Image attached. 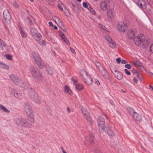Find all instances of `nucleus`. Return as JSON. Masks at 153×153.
Returning a JSON list of instances; mask_svg holds the SVG:
<instances>
[{
    "label": "nucleus",
    "instance_id": "obj_17",
    "mask_svg": "<svg viewBox=\"0 0 153 153\" xmlns=\"http://www.w3.org/2000/svg\"><path fill=\"white\" fill-rule=\"evenodd\" d=\"M61 39L66 43L67 45H69L70 42L64 34L62 33L61 34Z\"/></svg>",
    "mask_w": 153,
    "mask_h": 153
},
{
    "label": "nucleus",
    "instance_id": "obj_51",
    "mask_svg": "<svg viewBox=\"0 0 153 153\" xmlns=\"http://www.w3.org/2000/svg\"><path fill=\"white\" fill-rule=\"evenodd\" d=\"M70 50L71 52H72L73 53L75 54L76 53V52H75V50L72 48H70Z\"/></svg>",
    "mask_w": 153,
    "mask_h": 153
},
{
    "label": "nucleus",
    "instance_id": "obj_40",
    "mask_svg": "<svg viewBox=\"0 0 153 153\" xmlns=\"http://www.w3.org/2000/svg\"><path fill=\"white\" fill-rule=\"evenodd\" d=\"M5 57L9 60H11L12 59V56L9 54L5 55Z\"/></svg>",
    "mask_w": 153,
    "mask_h": 153
},
{
    "label": "nucleus",
    "instance_id": "obj_37",
    "mask_svg": "<svg viewBox=\"0 0 153 153\" xmlns=\"http://www.w3.org/2000/svg\"><path fill=\"white\" fill-rule=\"evenodd\" d=\"M47 73L50 75H52L53 73V71L51 68H48L47 69Z\"/></svg>",
    "mask_w": 153,
    "mask_h": 153
},
{
    "label": "nucleus",
    "instance_id": "obj_3",
    "mask_svg": "<svg viewBox=\"0 0 153 153\" xmlns=\"http://www.w3.org/2000/svg\"><path fill=\"white\" fill-rule=\"evenodd\" d=\"M30 31L32 36L40 45H44L45 43V42L42 39V36L38 32L37 30L33 28H32L30 29Z\"/></svg>",
    "mask_w": 153,
    "mask_h": 153
},
{
    "label": "nucleus",
    "instance_id": "obj_50",
    "mask_svg": "<svg viewBox=\"0 0 153 153\" xmlns=\"http://www.w3.org/2000/svg\"><path fill=\"white\" fill-rule=\"evenodd\" d=\"M132 72L133 73H134L136 74L138 72L137 70L136 69H133V70H132Z\"/></svg>",
    "mask_w": 153,
    "mask_h": 153
},
{
    "label": "nucleus",
    "instance_id": "obj_62",
    "mask_svg": "<svg viewBox=\"0 0 153 153\" xmlns=\"http://www.w3.org/2000/svg\"><path fill=\"white\" fill-rule=\"evenodd\" d=\"M73 82H74V84L75 85H76V83L77 82V81L76 80L74 79Z\"/></svg>",
    "mask_w": 153,
    "mask_h": 153
},
{
    "label": "nucleus",
    "instance_id": "obj_57",
    "mask_svg": "<svg viewBox=\"0 0 153 153\" xmlns=\"http://www.w3.org/2000/svg\"><path fill=\"white\" fill-rule=\"evenodd\" d=\"M48 24L51 26H53V24L52 22H49L48 23Z\"/></svg>",
    "mask_w": 153,
    "mask_h": 153
},
{
    "label": "nucleus",
    "instance_id": "obj_8",
    "mask_svg": "<svg viewBox=\"0 0 153 153\" xmlns=\"http://www.w3.org/2000/svg\"><path fill=\"white\" fill-rule=\"evenodd\" d=\"M24 110L28 117H32L33 116L32 109L31 105L28 103H25L24 105Z\"/></svg>",
    "mask_w": 153,
    "mask_h": 153
},
{
    "label": "nucleus",
    "instance_id": "obj_27",
    "mask_svg": "<svg viewBox=\"0 0 153 153\" xmlns=\"http://www.w3.org/2000/svg\"><path fill=\"white\" fill-rule=\"evenodd\" d=\"M0 109L4 111L7 113H9L10 111L8 110L7 108H6L3 105L0 104Z\"/></svg>",
    "mask_w": 153,
    "mask_h": 153
},
{
    "label": "nucleus",
    "instance_id": "obj_29",
    "mask_svg": "<svg viewBox=\"0 0 153 153\" xmlns=\"http://www.w3.org/2000/svg\"><path fill=\"white\" fill-rule=\"evenodd\" d=\"M99 131L100 132H103L104 131V129H105V125H98Z\"/></svg>",
    "mask_w": 153,
    "mask_h": 153
},
{
    "label": "nucleus",
    "instance_id": "obj_31",
    "mask_svg": "<svg viewBox=\"0 0 153 153\" xmlns=\"http://www.w3.org/2000/svg\"><path fill=\"white\" fill-rule=\"evenodd\" d=\"M110 69L112 71L114 74V73H116L117 71V70L116 67L114 65H112L110 67Z\"/></svg>",
    "mask_w": 153,
    "mask_h": 153
},
{
    "label": "nucleus",
    "instance_id": "obj_54",
    "mask_svg": "<svg viewBox=\"0 0 153 153\" xmlns=\"http://www.w3.org/2000/svg\"><path fill=\"white\" fill-rule=\"evenodd\" d=\"M58 7L59 8L60 10L62 11H63V9L61 7V6L59 4H58Z\"/></svg>",
    "mask_w": 153,
    "mask_h": 153
},
{
    "label": "nucleus",
    "instance_id": "obj_9",
    "mask_svg": "<svg viewBox=\"0 0 153 153\" xmlns=\"http://www.w3.org/2000/svg\"><path fill=\"white\" fill-rule=\"evenodd\" d=\"M145 40V36L142 34L139 35L137 37H136L134 39L135 44L137 46H139Z\"/></svg>",
    "mask_w": 153,
    "mask_h": 153
},
{
    "label": "nucleus",
    "instance_id": "obj_33",
    "mask_svg": "<svg viewBox=\"0 0 153 153\" xmlns=\"http://www.w3.org/2000/svg\"><path fill=\"white\" fill-rule=\"evenodd\" d=\"M19 30L22 37L23 38H25L26 37V33L23 31L22 29L20 27H19Z\"/></svg>",
    "mask_w": 153,
    "mask_h": 153
},
{
    "label": "nucleus",
    "instance_id": "obj_43",
    "mask_svg": "<svg viewBox=\"0 0 153 153\" xmlns=\"http://www.w3.org/2000/svg\"><path fill=\"white\" fill-rule=\"evenodd\" d=\"M53 19H55L54 21L56 22V20H57L59 21V22H61V24H62V22H61V21L60 20V19L59 18H58L56 16H53Z\"/></svg>",
    "mask_w": 153,
    "mask_h": 153
},
{
    "label": "nucleus",
    "instance_id": "obj_63",
    "mask_svg": "<svg viewBox=\"0 0 153 153\" xmlns=\"http://www.w3.org/2000/svg\"><path fill=\"white\" fill-rule=\"evenodd\" d=\"M103 115L105 116V117L107 118V119L109 120V118L107 116V115L104 113H103Z\"/></svg>",
    "mask_w": 153,
    "mask_h": 153
},
{
    "label": "nucleus",
    "instance_id": "obj_59",
    "mask_svg": "<svg viewBox=\"0 0 153 153\" xmlns=\"http://www.w3.org/2000/svg\"><path fill=\"white\" fill-rule=\"evenodd\" d=\"M138 78L140 81H142L143 80V78L141 75Z\"/></svg>",
    "mask_w": 153,
    "mask_h": 153
},
{
    "label": "nucleus",
    "instance_id": "obj_24",
    "mask_svg": "<svg viewBox=\"0 0 153 153\" xmlns=\"http://www.w3.org/2000/svg\"><path fill=\"white\" fill-rule=\"evenodd\" d=\"M80 74L82 76V79L85 78L86 77L88 76L87 73L84 70H81V71Z\"/></svg>",
    "mask_w": 153,
    "mask_h": 153
},
{
    "label": "nucleus",
    "instance_id": "obj_2",
    "mask_svg": "<svg viewBox=\"0 0 153 153\" xmlns=\"http://www.w3.org/2000/svg\"><path fill=\"white\" fill-rule=\"evenodd\" d=\"M29 70L33 78L39 81H42V73L38 70L37 67L31 66Z\"/></svg>",
    "mask_w": 153,
    "mask_h": 153
},
{
    "label": "nucleus",
    "instance_id": "obj_12",
    "mask_svg": "<svg viewBox=\"0 0 153 153\" xmlns=\"http://www.w3.org/2000/svg\"><path fill=\"white\" fill-rule=\"evenodd\" d=\"M81 110L85 117L86 119L88 122H89L90 124L92 125L93 123L89 114L84 109H82Z\"/></svg>",
    "mask_w": 153,
    "mask_h": 153
},
{
    "label": "nucleus",
    "instance_id": "obj_60",
    "mask_svg": "<svg viewBox=\"0 0 153 153\" xmlns=\"http://www.w3.org/2000/svg\"><path fill=\"white\" fill-rule=\"evenodd\" d=\"M67 112L68 113H69L70 112V109L68 107H67Z\"/></svg>",
    "mask_w": 153,
    "mask_h": 153
},
{
    "label": "nucleus",
    "instance_id": "obj_38",
    "mask_svg": "<svg viewBox=\"0 0 153 153\" xmlns=\"http://www.w3.org/2000/svg\"><path fill=\"white\" fill-rule=\"evenodd\" d=\"M83 6L85 8H86L88 9L89 7H90V5L88 4L86 2H83Z\"/></svg>",
    "mask_w": 153,
    "mask_h": 153
},
{
    "label": "nucleus",
    "instance_id": "obj_64",
    "mask_svg": "<svg viewBox=\"0 0 153 153\" xmlns=\"http://www.w3.org/2000/svg\"><path fill=\"white\" fill-rule=\"evenodd\" d=\"M149 87L150 88H152V90H153V87L151 85H149Z\"/></svg>",
    "mask_w": 153,
    "mask_h": 153
},
{
    "label": "nucleus",
    "instance_id": "obj_6",
    "mask_svg": "<svg viewBox=\"0 0 153 153\" xmlns=\"http://www.w3.org/2000/svg\"><path fill=\"white\" fill-rule=\"evenodd\" d=\"M95 65L99 70L100 73L105 78H108V73L107 71L103 68L101 64L99 62L96 61L95 62Z\"/></svg>",
    "mask_w": 153,
    "mask_h": 153
},
{
    "label": "nucleus",
    "instance_id": "obj_7",
    "mask_svg": "<svg viewBox=\"0 0 153 153\" xmlns=\"http://www.w3.org/2000/svg\"><path fill=\"white\" fill-rule=\"evenodd\" d=\"M35 62L39 67L42 69L44 68V66L42 64V62L41 59V58L39 57V55L35 52H33L32 53Z\"/></svg>",
    "mask_w": 153,
    "mask_h": 153
},
{
    "label": "nucleus",
    "instance_id": "obj_25",
    "mask_svg": "<svg viewBox=\"0 0 153 153\" xmlns=\"http://www.w3.org/2000/svg\"><path fill=\"white\" fill-rule=\"evenodd\" d=\"M64 91L65 93H68L70 95L72 94V91L67 85H65L64 87Z\"/></svg>",
    "mask_w": 153,
    "mask_h": 153
},
{
    "label": "nucleus",
    "instance_id": "obj_48",
    "mask_svg": "<svg viewBox=\"0 0 153 153\" xmlns=\"http://www.w3.org/2000/svg\"><path fill=\"white\" fill-rule=\"evenodd\" d=\"M121 63L123 64H125L128 63L125 60L122 59L121 61Z\"/></svg>",
    "mask_w": 153,
    "mask_h": 153
},
{
    "label": "nucleus",
    "instance_id": "obj_20",
    "mask_svg": "<svg viewBox=\"0 0 153 153\" xmlns=\"http://www.w3.org/2000/svg\"><path fill=\"white\" fill-rule=\"evenodd\" d=\"M114 74L116 78L119 80H120L123 78L122 74L118 71L116 73H114Z\"/></svg>",
    "mask_w": 153,
    "mask_h": 153
},
{
    "label": "nucleus",
    "instance_id": "obj_10",
    "mask_svg": "<svg viewBox=\"0 0 153 153\" xmlns=\"http://www.w3.org/2000/svg\"><path fill=\"white\" fill-rule=\"evenodd\" d=\"M29 95L32 100L37 103H40L37 94L35 91L33 90L30 91Z\"/></svg>",
    "mask_w": 153,
    "mask_h": 153
},
{
    "label": "nucleus",
    "instance_id": "obj_5",
    "mask_svg": "<svg viewBox=\"0 0 153 153\" xmlns=\"http://www.w3.org/2000/svg\"><path fill=\"white\" fill-rule=\"evenodd\" d=\"M11 81L16 85L19 86L21 87H24L25 86V84L24 82L20 78L17 76L11 74L10 76Z\"/></svg>",
    "mask_w": 153,
    "mask_h": 153
},
{
    "label": "nucleus",
    "instance_id": "obj_18",
    "mask_svg": "<svg viewBox=\"0 0 153 153\" xmlns=\"http://www.w3.org/2000/svg\"><path fill=\"white\" fill-rule=\"evenodd\" d=\"M117 28L119 30L122 32H124L126 30V27L123 25V24L121 23H119Z\"/></svg>",
    "mask_w": 153,
    "mask_h": 153
},
{
    "label": "nucleus",
    "instance_id": "obj_61",
    "mask_svg": "<svg viewBox=\"0 0 153 153\" xmlns=\"http://www.w3.org/2000/svg\"><path fill=\"white\" fill-rule=\"evenodd\" d=\"M136 76L138 77V78H139L140 76H141V75H140V74L138 73V72L136 74Z\"/></svg>",
    "mask_w": 153,
    "mask_h": 153
},
{
    "label": "nucleus",
    "instance_id": "obj_42",
    "mask_svg": "<svg viewBox=\"0 0 153 153\" xmlns=\"http://www.w3.org/2000/svg\"><path fill=\"white\" fill-rule=\"evenodd\" d=\"M90 7H89L88 9V10H89L93 14H94L95 13V12L94 10L91 7V6H90Z\"/></svg>",
    "mask_w": 153,
    "mask_h": 153
},
{
    "label": "nucleus",
    "instance_id": "obj_47",
    "mask_svg": "<svg viewBox=\"0 0 153 153\" xmlns=\"http://www.w3.org/2000/svg\"><path fill=\"white\" fill-rule=\"evenodd\" d=\"M150 49L151 52L153 53V44H152L150 46Z\"/></svg>",
    "mask_w": 153,
    "mask_h": 153
},
{
    "label": "nucleus",
    "instance_id": "obj_32",
    "mask_svg": "<svg viewBox=\"0 0 153 153\" xmlns=\"http://www.w3.org/2000/svg\"><path fill=\"white\" fill-rule=\"evenodd\" d=\"M0 47L2 49L6 48V45L2 40L0 39Z\"/></svg>",
    "mask_w": 153,
    "mask_h": 153
},
{
    "label": "nucleus",
    "instance_id": "obj_14",
    "mask_svg": "<svg viewBox=\"0 0 153 153\" xmlns=\"http://www.w3.org/2000/svg\"><path fill=\"white\" fill-rule=\"evenodd\" d=\"M107 14L108 17L111 19H113L115 15V13L114 9L108 10Z\"/></svg>",
    "mask_w": 153,
    "mask_h": 153
},
{
    "label": "nucleus",
    "instance_id": "obj_22",
    "mask_svg": "<svg viewBox=\"0 0 153 153\" xmlns=\"http://www.w3.org/2000/svg\"><path fill=\"white\" fill-rule=\"evenodd\" d=\"M127 110L129 114L132 116L134 115L136 112L131 107H129L127 108Z\"/></svg>",
    "mask_w": 153,
    "mask_h": 153
},
{
    "label": "nucleus",
    "instance_id": "obj_11",
    "mask_svg": "<svg viewBox=\"0 0 153 153\" xmlns=\"http://www.w3.org/2000/svg\"><path fill=\"white\" fill-rule=\"evenodd\" d=\"M3 16L4 19L7 22V24L10 25L11 23V16L7 10L4 11Z\"/></svg>",
    "mask_w": 153,
    "mask_h": 153
},
{
    "label": "nucleus",
    "instance_id": "obj_26",
    "mask_svg": "<svg viewBox=\"0 0 153 153\" xmlns=\"http://www.w3.org/2000/svg\"><path fill=\"white\" fill-rule=\"evenodd\" d=\"M134 65L136 67H140L142 66V63L138 60H136L134 62Z\"/></svg>",
    "mask_w": 153,
    "mask_h": 153
},
{
    "label": "nucleus",
    "instance_id": "obj_35",
    "mask_svg": "<svg viewBox=\"0 0 153 153\" xmlns=\"http://www.w3.org/2000/svg\"><path fill=\"white\" fill-rule=\"evenodd\" d=\"M128 22L127 19H126L123 22V25L126 27V28L128 27Z\"/></svg>",
    "mask_w": 153,
    "mask_h": 153
},
{
    "label": "nucleus",
    "instance_id": "obj_56",
    "mask_svg": "<svg viewBox=\"0 0 153 153\" xmlns=\"http://www.w3.org/2000/svg\"><path fill=\"white\" fill-rule=\"evenodd\" d=\"M49 4H52L50 0H45Z\"/></svg>",
    "mask_w": 153,
    "mask_h": 153
},
{
    "label": "nucleus",
    "instance_id": "obj_39",
    "mask_svg": "<svg viewBox=\"0 0 153 153\" xmlns=\"http://www.w3.org/2000/svg\"><path fill=\"white\" fill-rule=\"evenodd\" d=\"M105 38L106 39L108 42L109 43L112 40V39L108 35H106L105 36Z\"/></svg>",
    "mask_w": 153,
    "mask_h": 153
},
{
    "label": "nucleus",
    "instance_id": "obj_23",
    "mask_svg": "<svg viewBox=\"0 0 153 153\" xmlns=\"http://www.w3.org/2000/svg\"><path fill=\"white\" fill-rule=\"evenodd\" d=\"M107 129V134L108 135H109L110 136H113L114 135V132L109 127L106 128Z\"/></svg>",
    "mask_w": 153,
    "mask_h": 153
},
{
    "label": "nucleus",
    "instance_id": "obj_28",
    "mask_svg": "<svg viewBox=\"0 0 153 153\" xmlns=\"http://www.w3.org/2000/svg\"><path fill=\"white\" fill-rule=\"evenodd\" d=\"M94 135L92 133H91L89 134V140L92 144L94 143Z\"/></svg>",
    "mask_w": 153,
    "mask_h": 153
},
{
    "label": "nucleus",
    "instance_id": "obj_55",
    "mask_svg": "<svg viewBox=\"0 0 153 153\" xmlns=\"http://www.w3.org/2000/svg\"><path fill=\"white\" fill-rule=\"evenodd\" d=\"M99 26L100 27H101L102 29H103V30H105V29L104 28V27H105L103 26H102L101 24H99Z\"/></svg>",
    "mask_w": 153,
    "mask_h": 153
},
{
    "label": "nucleus",
    "instance_id": "obj_13",
    "mask_svg": "<svg viewBox=\"0 0 153 153\" xmlns=\"http://www.w3.org/2000/svg\"><path fill=\"white\" fill-rule=\"evenodd\" d=\"M137 5L140 8L145 9L147 5L146 2L143 0H138L137 2Z\"/></svg>",
    "mask_w": 153,
    "mask_h": 153
},
{
    "label": "nucleus",
    "instance_id": "obj_15",
    "mask_svg": "<svg viewBox=\"0 0 153 153\" xmlns=\"http://www.w3.org/2000/svg\"><path fill=\"white\" fill-rule=\"evenodd\" d=\"M134 120L138 122H140L142 120V117L140 114L136 112L132 116Z\"/></svg>",
    "mask_w": 153,
    "mask_h": 153
},
{
    "label": "nucleus",
    "instance_id": "obj_36",
    "mask_svg": "<svg viewBox=\"0 0 153 153\" xmlns=\"http://www.w3.org/2000/svg\"><path fill=\"white\" fill-rule=\"evenodd\" d=\"M109 43L110 46L112 48H114L116 47V45L115 43L112 40Z\"/></svg>",
    "mask_w": 153,
    "mask_h": 153
},
{
    "label": "nucleus",
    "instance_id": "obj_46",
    "mask_svg": "<svg viewBox=\"0 0 153 153\" xmlns=\"http://www.w3.org/2000/svg\"><path fill=\"white\" fill-rule=\"evenodd\" d=\"M125 67L127 68L128 69H130L131 68V65L128 64H126L125 65Z\"/></svg>",
    "mask_w": 153,
    "mask_h": 153
},
{
    "label": "nucleus",
    "instance_id": "obj_19",
    "mask_svg": "<svg viewBox=\"0 0 153 153\" xmlns=\"http://www.w3.org/2000/svg\"><path fill=\"white\" fill-rule=\"evenodd\" d=\"M98 125H105V121L103 117L100 116L98 119Z\"/></svg>",
    "mask_w": 153,
    "mask_h": 153
},
{
    "label": "nucleus",
    "instance_id": "obj_41",
    "mask_svg": "<svg viewBox=\"0 0 153 153\" xmlns=\"http://www.w3.org/2000/svg\"><path fill=\"white\" fill-rule=\"evenodd\" d=\"M13 5L14 7L16 8H18L19 7L18 4H17L16 1H14L13 2Z\"/></svg>",
    "mask_w": 153,
    "mask_h": 153
},
{
    "label": "nucleus",
    "instance_id": "obj_34",
    "mask_svg": "<svg viewBox=\"0 0 153 153\" xmlns=\"http://www.w3.org/2000/svg\"><path fill=\"white\" fill-rule=\"evenodd\" d=\"M0 65H1V68H4L5 69H9V66L7 65H6V64L2 63L1 62H0Z\"/></svg>",
    "mask_w": 153,
    "mask_h": 153
},
{
    "label": "nucleus",
    "instance_id": "obj_49",
    "mask_svg": "<svg viewBox=\"0 0 153 153\" xmlns=\"http://www.w3.org/2000/svg\"><path fill=\"white\" fill-rule=\"evenodd\" d=\"M116 61L118 63H120L121 62V59L120 58H117L116 59Z\"/></svg>",
    "mask_w": 153,
    "mask_h": 153
},
{
    "label": "nucleus",
    "instance_id": "obj_53",
    "mask_svg": "<svg viewBox=\"0 0 153 153\" xmlns=\"http://www.w3.org/2000/svg\"><path fill=\"white\" fill-rule=\"evenodd\" d=\"M133 81L134 83H137V79L135 77L134 78H133Z\"/></svg>",
    "mask_w": 153,
    "mask_h": 153
},
{
    "label": "nucleus",
    "instance_id": "obj_52",
    "mask_svg": "<svg viewBox=\"0 0 153 153\" xmlns=\"http://www.w3.org/2000/svg\"><path fill=\"white\" fill-rule=\"evenodd\" d=\"M95 83L97 85H99L100 84V83L97 79L95 80Z\"/></svg>",
    "mask_w": 153,
    "mask_h": 153
},
{
    "label": "nucleus",
    "instance_id": "obj_16",
    "mask_svg": "<svg viewBox=\"0 0 153 153\" xmlns=\"http://www.w3.org/2000/svg\"><path fill=\"white\" fill-rule=\"evenodd\" d=\"M82 80L84 81L85 83H86L88 85H91L92 83V79L88 75V76L86 77L85 78H84L82 79Z\"/></svg>",
    "mask_w": 153,
    "mask_h": 153
},
{
    "label": "nucleus",
    "instance_id": "obj_58",
    "mask_svg": "<svg viewBox=\"0 0 153 153\" xmlns=\"http://www.w3.org/2000/svg\"><path fill=\"white\" fill-rule=\"evenodd\" d=\"M58 4H59V3H60V4L62 5L63 6V7H64L65 6V5H64V4H63V3H62L61 2V1L60 0H59L58 2Z\"/></svg>",
    "mask_w": 153,
    "mask_h": 153
},
{
    "label": "nucleus",
    "instance_id": "obj_30",
    "mask_svg": "<svg viewBox=\"0 0 153 153\" xmlns=\"http://www.w3.org/2000/svg\"><path fill=\"white\" fill-rule=\"evenodd\" d=\"M75 86L76 89L78 90H81L83 88V86L80 84H76V85H75Z\"/></svg>",
    "mask_w": 153,
    "mask_h": 153
},
{
    "label": "nucleus",
    "instance_id": "obj_4",
    "mask_svg": "<svg viewBox=\"0 0 153 153\" xmlns=\"http://www.w3.org/2000/svg\"><path fill=\"white\" fill-rule=\"evenodd\" d=\"M100 7L102 10H105L107 9L108 10L114 9L115 5L111 0H105L101 3Z\"/></svg>",
    "mask_w": 153,
    "mask_h": 153
},
{
    "label": "nucleus",
    "instance_id": "obj_44",
    "mask_svg": "<svg viewBox=\"0 0 153 153\" xmlns=\"http://www.w3.org/2000/svg\"><path fill=\"white\" fill-rule=\"evenodd\" d=\"M14 96L16 98H18L19 99L21 98V97H19V96H20L21 95L18 93H15L14 94Z\"/></svg>",
    "mask_w": 153,
    "mask_h": 153
},
{
    "label": "nucleus",
    "instance_id": "obj_45",
    "mask_svg": "<svg viewBox=\"0 0 153 153\" xmlns=\"http://www.w3.org/2000/svg\"><path fill=\"white\" fill-rule=\"evenodd\" d=\"M126 74L128 75H131V73L126 69H125V70Z\"/></svg>",
    "mask_w": 153,
    "mask_h": 153
},
{
    "label": "nucleus",
    "instance_id": "obj_21",
    "mask_svg": "<svg viewBox=\"0 0 153 153\" xmlns=\"http://www.w3.org/2000/svg\"><path fill=\"white\" fill-rule=\"evenodd\" d=\"M134 34V31L132 30H131L128 32L127 33V35L129 38L132 39L133 38Z\"/></svg>",
    "mask_w": 153,
    "mask_h": 153
},
{
    "label": "nucleus",
    "instance_id": "obj_1",
    "mask_svg": "<svg viewBox=\"0 0 153 153\" xmlns=\"http://www.w3.org/2000/svg\"><path fill=\"white\" fill-rule=\"evenodd\" d=\"M30 119H27L24 118H17L16 120V123L17 125H20L24 127H30L33 123L34 122L33 117L30 118Z\"/></svg>",
    "mask_w": 153,
    "mask_h": 153
}]
</instances>
